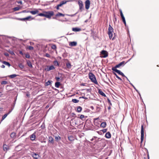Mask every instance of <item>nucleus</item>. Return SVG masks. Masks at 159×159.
Here are the masks:
<instances>
[{
    "instance_id": "nucleus-25",
    "label": "nucleus",
    "mask_w": 159,
    "mask_h": 159,
    "mask_svg": "<svg viewBox=\"0 0 159 159\" xmlns=\"http://www.w3.org/2000/svg\"><path fill=\"white\" fill-rule=\"evenodd\" d=\"M66 66L68 69H70L71 67V64L69 62H67L66 63Z\"/></svg>"
},
{
    "instance_id": "nucleus-37",
    "label": "nucleus",
    "mask_w": 159,
    "mask_h": 159,
    "mask_svg": "<svg viewBox=\"0 0 159 159\" xmlns=\"http://www.w3.org/2000/svg\"><path fill=\"white\" fill-rule=\"evenodd\" d=\"M111 69L112 70L115 71L117 73L118 71L119 70L117 69L116 68H115V67H112V68Z\"/></svg>"
},
{
    "instance_id": "nucleus-8",
    "label": "nucleus",
    "mask_w": 159,
    "mask_h": 159,
    "mask_svg": "<svg viewBox=\"0 0 159 159\" xmlns=\"http://www.w3.org/2000/svg\"><path fill=\"white\" fill-rule=\"evenodd\" d=\"M90 2L89 0H86L85 2V8L88 10L90 7Z\"/></svg>"
},
{
    "instance_id": "nucleus-4",
    "label": "nucleus",
    "mask_w": 159,
    "mask_h": 159,
    "mask_svg": "<svg viewBox=\"0 0 159 159\" xmlns=\"http://www.w3.org/2000/svg\"><path fill=\"white\" fill-rule=\"evenodd\" d=\"M78 4L79 7V10L82 12L84 10V4L83 2L80 0H79L78 1Z\"/></svg>"
},
{
    "instance_id": "nucleus-55",
    "label": "nucleus",
    "mask_w": 159,
    "mask_h": 159,
    "mask_svg": "<svg viewBox=\"0 0 159 159\" xmlns=\"http://www.w3.org/2000/svg\"><path fill=\"white\" fill-rule=\"evenodd\" d=\"M56 79L57 81H59L60 80V78L58 77H57L56 78Z\"/></svg>"
},
{
    "instance_id": "nucleus-58",
    "label": "nucleus",
    "mask_w": 159,
    "mask_h": 159,
    "mask_svg": "<svg viewBox=\"0 0 159 159\" xmlns=\"http://www.w3.org/2000/svg\"><path fill=\"white\" fill-rule=\"evenodd\" d=\"M13 108H12V109H11V110H10V111H9V112H8L7 114L8 115L9 114H10V113L11 112V111H12V110H13Z\"/></svg>"
},
{
    "instance_id": "nucleus-43",
    "label": "nucleus",
    "mask_w": 159,
    "mask_h": 159,
    "mask_svg": "<svg viewBox=\"0 0 159 159\" xmlns=\"http://www.w3.org/2000/svg\"><path fill=\"white\" fill-rule=\"evenodd\" d=\"M52 48L53 49H56V46L55 44H53L52 46Z\"/></svg>"
},
{
    "instance_id": "nucleus-44",
    "label": "nucleus",
    "mask_w": 159,
    "mask_h": 159,
    "mask_svg": "<svg viewBox=\"0 0 159 159\" xmlns=\"http://www.w3.org/2000/svg\"><path fill=\"white\" fill-rule=\"evenodd\" d=\"M19 66L21 69H23L24 67V65L21 63L19 65Z\"/></svg>"
},
{
    "instance_id": "nucleus-51",
    "label": "nucleus",
    "mask_w": 159,
    "mask_h": 159,
    "mask_svg": "<svg viewBox=\"0 0 159 159\" xmlns=\"http://www.w3.org/2000/svg\"><path fill=\"white\" fill-rule=\"evenodd\" d=\"M107 129H104L102 130V131L104 133L106 132H107Z\"/></svg>"
},
{
    "instance_id": "nucleus-6",
    "label": "nucleus",
    "mask_w": 159,
    "mask_h": 159,
    "mask_svg": "<svg viewBox=\"0 0 159 159\" xmlns=\"http://www.w3.org/2000/svg\"><path fill=\"white\" fill-rule=\"evenodd\" d=\"M141 143H142L143 141L144 138V130L143 125L141 126Z\"/></svg>"
},
{
    "instance_id": "nucleus-50",
    "label": "nucleus",
    "mask_w": 159,
    "mask_h": 159,
    "mask_svg": "<svg viewBox=\"0 0 159 159\" xmlns=\"http://www.w3.org/2000/svg\"><path fill=\"white\" fill-rule=\"evenodd\" d=\"M74 121L75 123V125H78V124L77 122V121L76 120H74Z\"/></svg>"
},
{
    "instance_id": "nucleus-27",
    "label": "nucleus",
    "mask_w": 159,
    "mask_h": 159,
    "mask_svg": "<svg viewBox=\"0 0 159 159\" xmlns=\"http://www.w3.org/2000/svg\"><path fill=\"white\" fill-rule=\"evenodd\" d=\"M60 85V82H57L55 83V86L57 88H58L59 87Z\"/></svg>"
},
{
    "instance_id": "nucleus-46",
    "label": "nucleus",
    "mask_w": 159,
    "mask_h": 159,
    "mask_svg": "<svg viewBox=\"0 0 159 159\" xmlns=\"http://www.w3.org/2000/svg\"><path fill=\"white\" fill-rule=\"evenodd\" d=\"M7 84V82L6 81H3L1 83V84Z\"/></svg>"
},
{
    "instance_id": "nucleus-36",
    "label": "nucleus",
    "mask_w": 159,
    "mask_h": 159,
    "mask_svg": "<svg viewBox=\"0 0 159 159\" xmlns=\"http://www.w3.org/2000/svg\"><path fill=\"white\" fill-rule=\"evenodd\" d=\"M113 74L115 75L116 77L119 80H120L121 81H122V79L120 78L117 75L115 72L113 73Z\"/></svg>"
},
{
    "instance_id": "nucleus-7",
    "label": "nucleus",
    "mask_w": 159,
    "mask_h": 159,
    "mask_svg": "<svg viewBox=\"0 0 159 159\" xmlns=\"http://www.w3.org/2000/svg\"><path fill=\"white\" fill-rule=\"evenodd\" d=\"M31 155L34 159H38L40 157V156L39 154L34 152H32L31 154Z\"/></svg>"
},
{
    "instance_id": "nucleus-2",
    "label": "nucleus",
    "mask_w": 159,
    "mask_h": 159,
    "mask_svg": "<svg viewBox=\"0 0 159 159\" xmlns=\"http://www.w3.org/2000/svg\"><path fill=\"white\" fill-rule=\"evenodd\" d=\"M113 28L110 25H109L108 32V34L110 39H112V40H113L114 39V38H112L113 33Z\"/></svg>"
},
{
    "instance_id": "nucleus-28",
    "label": "nucleus",
    "mask_w": 159,
    "mask_h": 159,
    "mask_svg": "<svg viewBox=\"0 0 159 159\" xmlns=\"http://www.w3.org/2000/svg\"><path fill=\"white\" fill-rule=\"evenodd\" d=\"M64 16V14L60 12H58L56 15V16Z\"/></svg>"
},
{
    "instance_id": "nucleus-52",
    "label": "nucleus",
    "mask_w": 159,
    "mask_h": 159,
    "mask_svg": "<svg viewBox=\"0 0 159 159\" xmlns=\"http://www.w3.org/2000/svg\"><path fill=\"white\" fill-rule=\"evenodd\" d=\"M45 56L46 57H50V55L47 53L46 54Z\"/></svg>"
},
{
    "instance_id": "nucleus-21",
    "label": "nucleus",
    "mask_w": 159,
    "mask_h": 159,
    "mask_svg": "<svg viewBox=\"0 0 159 159\" xmlns=\"http://www.w3.org/2000/svg\"><path fill=\"white\" fill-rule=\"evenodd\" d=\"M69 140L70 141H73L74 140V138L73 136L71 135L68 137Z\"/></svg>"
},
{
    "instance_id": "nucleus-56",
    "label": "nucleus",
    "mask_w": 159,
    "mask_h": 159,
    "mask_svg": "<svg viewBox=\"0 0 159 159\" xmlns=\"http://www.w3.org/2000/svg\"><path fill=\"white\" fill-rule=\"evenodd\" d=\"M19 53L21 55H24V53H23L21 51H19Z\"/></svg>"
},
{
    "instance_id": "nucleus-35",
    "label": "nucleus",
    "mask_w": 159,
    "mask_h": 159,
    "mask_svg": "<svg viewBox=\"0 0 159 159\" xmlns=\"http://www.w3.org/2000/svg\"><path fill=\"white\" fill-rule=\"evenodd\" d=\"M53 63L54 65L55 66H59V63L57 60L54 61Z\"/></svg>"
},
{
    "instance_id": "nucleus-42",
    "label": "nucleus",
    "mask_w": 159,
    "mask_h": 159,
    "mask_svg": "<svg viewBox=\"0 0 159 159\" xmlns=\"http://www.w3.org/2000/svg\"><path fill=\"white\" fill-rule=\"evenodd\" d=\"M37 16H44L45 17V13H39V14H38V15Z\"/></svg>"
},
{
    "instance_id": "nucleus-11",
    "label": "nucleus",
    "mask_w": 159,
    "mask_h": 159,
    "mask_svg": "<svg viewBox=\"0 0 159 159\" xmlns=\"http://www.w3.org/2000/svg\"><path fill=\"white\" fill-rule=\"evenodd\" d=\"M55 69V67L53 65H52L50 66H47L46 70L47 71H49L51 70H54Z\"/></svg>"
},
{
    "instance_id": "nucleus-53",
    "label": "nucleus",
    "mask_w": 159,
    "mask_h": 159,
    "mask_svg": "<svg viewBox=\"0 0 159 159\" xmlns=\"http://www.w3.org/2000/svg\"><path fill=\"white\" fill-rule=\"evenodd\" d=\"M17 2L18 3L20 4L21 5L22 4V2L21 1H17Z\"/></svg>"
},
{
    "instance_id": "nucleus-23",
    "label": "nucleus",
    "mask_w": 159,
    "mask_h": 159,
    "mask_svg": "<svg viewBox=\"0 0 159 159\" xmlns=\"http://www.w3.org/2000/svg\"><path fill=\"white\" fill-rule=\"evenodd\" d=\"M82 108L80 106H78L77 107V111L79 113L80 112L82 111Z\"/></svg>"
},
{
    "instance_id": "nucleus-32",
    "label": "nucleus",
    "mask_w": 159,
    "mask_h": 159,
    "mask_svg": "<svg viewBox=\"0 0 159 159\" xmlns=\"http://www.w3.org/2000/svg\"><path fill=\"white\" fill-rule=\"evenodd\" d=\"M126 63L125 62V61H123L121 62L119 64V66L120 67L121 66H124L125 65V64Z\"/></svg>"
},
{
    "instance_id": "nucleus-10",
    "label": "nucleus",
    "mask_w": 159,
    "mask_h": 159,
    "mask_svg": "<svg viewBox=\"0 0 159 159\" xmlns=\"http://www.w3.org/2000/svg\"><path fill=\"white\" fill-rule=\"evenodd\" d=\"M39 11L38 9H36L35 11H28L27 12H30L33 15H35L36 14L38 13Z\"/></svg>"
},
{
    "instance_id": "nucleus-31",
    "label": "nucleus",
    "mask_w": 159,
    "mask_h": 159,
    "mask_svg": "<svg viewBox=\"0 0 159 159\" xmlns=\"http://www.w3.org/2000/svg\"><path fill=\"white\" fill-rule=\"evenodd\" d=\"M17 76V75L16 74H13L10 75H9L8 76L11 78H13Z\"/></svg>"
},
{
    "instance_id": "nucleus-60",
    "label": "nucleus",
    "mask_w": 159,
    "mask_h": 159,
    "mask_svg": "<svg viewBox=\"0 0 159 159\" xmlns=\"http://www.w3.org/2000/svg\"><path fill=\"white\" fill-rule=\"evenodd\" d=\"M114 67H115V68H119L120 67L118 64L117 65H116V66H115Z\"/></svg>"
},
{
    "instance_id": "nucleus-29",
    "label": "nucleus",
    "mask_w": 159,
    "mask_h": 159,
    "mask_svg": "<svg viewBox=\"0 0 159 159\" xmlns=\"http://www.w3.org/2000/svg\"><path fill=\"white\" fill-rule=\"evenodd\" d=\"M31 20H32L34 19L33 18H32L31 16H28L26 17H25L24 18L22 19H23L24 20H29L30 19H31Z\"/></svg>"
},
{
    "instance_id": "nucleus-1",
    "label": "nucleus",
    "mask_w": 159,
    "mask_h": 159,
    "mask_svg": "<svg viewBox=\"0 0 159 159\" xmlns=\"http://www.w3.org/2000/svg\"><path fill=\"white\" fill-rule=\"evenodd\" d=\"M89 79L91 81L96 84H98V82L97 81L95 75L91 72H89Z\"/></svg>"
},
{
    "instance_id": "nucleus-57",
    "label": "nucleus",
    "mask_w": 159,
    "mask_h": 159,
    "mask_svg": "<svg viewBox=\"0 0 159 159\" xmlns=\"http://www.w3.org/2000/svg\"><path fill=\"white\" fill-rule=\"evenodd\" d=\"M133 87L134 88L135 90L137 92V93H139V91L138 90H137L135 87L134 86V85H133Z\"/></svg>"
},
{
    "instance_id": "nucleus-39",
    "label": "nucleus",
    "mask_w": 159,
    "mask_h": 159,
    "mask_svg": "<svg viewBox=\"0 0 159 159\" xmlns=\"http://www.w3.org/2000/svg\"><path fill=\"white\" fill-rule=\"evenodd\" d=\"M72 101L74 103H76L79 102V100L76 99H72Z\"/></svg>"
},
{
    "instance_id": "nucleus-14",
    "label": "nucleus",
    "mask_w": 159,
    "mask_h": 159,
    "mask_svg": "<svg viewBox=\"0 0 159 159\" xmlns=\"http://www.w3.org/2000/svg\"><path fill=\"white\" fill-rule=\"evenodd\" d=\"M98 93L103 97H106L105 94L102 91V90L100 89H98Z\"/></svg>"
},
{
    "instance_id": "nucleus-34",
    "label": "nucleus",
    "mask_w": 159,
    "mask_h": 159,
    "mask_svg": "<svg viewBox=\"0 0 159 159\" xmlns=\"http://www.w3.org/2000/svg\"><path fill=\"white\" fill-rule=\"evenodd\" d=\"M20 8L19 7H16L13 8V10L15 11H17L20 10Z\"/></svg>"
},
{
    "instance_id": "nucleus-61",
    "label": "nucleus",
    "mask_w": 159,
    "mask_h": 159,
    "mask_svg": "<svg viewBox=\"0 0 159 159\" xmlns=\"http://www.w3.org/2000/svg\"><path fill=\"white\" fill-rule=\"evenodd\" d=\"M5 55L6 56H9V54L7 53H5Z\"/></svg>"
},
{
    "instance_id": "nucleus-22",
    "label": "nucleus",
    "mask_w": 159,
    "mask_h": 159,
    "mask_svg": "<svg viewBox=\"0 0 159 159\" xmlns=\"http://www.w3.org/2000/svg\"><path fill=\"white\" fill-rule=\"evenodd\" d=\"M52 81L51 80H48L47 82L45 83V86H48L50 85L51 84Z\"/></svg>"
},
{
    "instance_id": "nucleus-59",
    "label": "nucleus",
    "mask_w": 159,
    "mask_h": 159,
    "mask_svg": "<svg viewBox=\"0 0 159 159\" xmlns=\"http://www.w3.org/2000/svg\"><path fill=\"white\" fill-rule=\"evenodd\" d=\"M80 98H84V99H87V98L85 97H84V96H82V97H80Z\"/></svg>"
},
{
    "instance_id": "nucleus-48",
    "label": "nucleus",
    "mask_w": 159,
    "mask_h": 159,
    "mask_svg": "<svg viewBox=\"0 0 159 159\" xmlns=\"http://www.w3.org/2000/svg\"><path fill=\"white\" fill-rule=\"evenodd\" d=\"M84 115H81L80 116V118L81 120H82L83 119V118H84Z\"/></svg>"
},
{
    "instance_id": "nucleus-16",
    "label": "nucleus",
    "mask_w": 159,
    "mask_h": 159,
    "mask_svg": "<svg viewBox=\"0 0 159 159\" xmlns=\"http://www.w3.org/2000/svg\"><path fill=\"white\" fill-rule=\"evenodd\" d=\"M3 148L4 151H7L9 149V147L6 144H3Z\"/></svg>"
},
{
    "instance_id": "nucleus-54",
    "label": "nucleus",
    "mask_w": 159,
    "mask_h": 159,
    "mask_svg": "<svg viewBox=\"0 0 159 159\" xmlns=\"http://www.w3.org/2000/svg\"><path fill=\"white\" fill-rule=\"evenodd\" d=\"M62 4L61 3V2L60 3V4L57 5L58 7H61L62 5Z\"/></svg>"
},
{
    "instance_id": "nucleus-18",
    "label": "nucleus",
    "mask_w": 159,
    "mask_h": 159,
    "mask_svg": "<svg viewBox=\"0 0 159 159\" xmlns=\"http://www.w3.org/2000/svg\"><path fill=\"white\" fill-rule=\"evenodd\" d=\"M105 136L106 138L107 139L110 138L111 137V134L109 132H107Z\"/></svg>"
},
{
    "instance_id": "nucleus-17",
    "label": "nucleus",
    "mask_w": 159,
    "mask_h": 159,
    "mask_svg": "<svg viewBox=\"0 0 159 159\" xmlns=\"http://www.w3.org/2000/svg\"><path fill=\"white\" fill-rule=\"evenodd\" d=\"M72 30L74 32H78L80 31L81 29L80 28H72Z\"/></svg>"
},
{
    "instance_id": "nucleus-30",
    "label": "nucleus",
    "mask_w": 159,
    "mask_h": 159,
    "mask_svg": "<svg viewBox=\"0 0 159 159\" xmlns=\"http://www.w3.org/2000/svg\"><path fill=\"white\" fill-rule=\"evenodd\" d=\"M2 63H3L4 65L8 66L9 67L11 66V65L9 62L6 61H3L2 62Z\"/></svg>"
},
{
    "instance_id": "nucleus-19",
    "label": "nucleus",
    "mask_w": 159,
    "mask_h": 159,
    "mask_svg": "<svg viewBox=\"0 0 159 159\" xmlns=\"http://www.w3.org/2000/svg\"><path fill=\"white\" fill-rule=\"evenodd\" d=\"M55 140L57 142H58L61 139V137H60L59 135L56 136H55Z\"/></svg>"
},
{
    "instance_id": "nucleus-49",
    "label": "nucleus",
    "mask_w": 159,
    "mask_h": 159,
    "mask_svg": "<svg viewBox=\"0 0 159 159\" xmlns=\"http://www.w3.org/2000/svg\"><path fill=\"white\" fill-rule=\"evenodd\" d=\"M122 21H123L124 23V24L125 26H126V22L125 19L122 20Z\"/></svg>"
},
{
    "instance_id": "nucleus-33",
    "label": "nucleus",
    "mask_w": 159,
    "mask_h": 159,
    "mask_svg": "<svg viewBox=\"0 0 159 159\" xmlns=\"http://www.w3.org/2000/svg\"><path fill=\"white\" fill-rule=\"evenodd\" d=\"M117 73L119 75H121L123 77H125V76L124 75V74L120 70L118 71Z\"/></svg>"
},
{
    "instance_id": "nucleus-62",
    "label": "nucleus",
    "mask_w": 159,
    "mask_h": 159,
    "mask_svg": "<svg viewBox=\"0 0 159 159\" xmlns=\"http://www.w3.org/2000/svg\"><path fill=\"white\" fill-rule=\"evenodd\" d=\"M1 67L2 68H4L5 66L4 65H2L1 66Z\"/></svg>"
},
{
    "instance_id": "nucleus-3",
    "label": "nucleus",
    "mask_w": 159,
    "mask_h": 159,
    "mask_svg": "<svg viewBox=\"0 0 159 159\" xmlns=\"http://www.w3.org/2000/svg\"><path fill=\"white\" fill-rule=\"evenodd\" d=\"M43 12L45 13V17L49 19H50L54 15L53 12L52 11H43Z\"/></svg>"
},
{
    "instance_id": "nucleus-5",
    "label": "nucleus",
    "mask_w": 159,
    "mask_h": 159,
    "mask_svg": "<svg viewBox=\"0 0 159 159\" xmlns=\"http://www.w3.org/2000/svg\"><path fill=\"white\" fill-rule=\"evenodd\" d=\"M101 56L102 58H106L108 56V52L106 50H102L100 52Z\"/></svg>"
},
{
    "instance_id": "nucleus-63",
    "label": "nucleus",
    "mask_w": 159,
    "mask_h": 159,
    "mask_svg": "<svg viewBox=\"0 0 159 159\" xmlns=\"http://www.w3.org/2000/svg\"><path fill=\"white\" fill-rule=\"evenodd\" d=\"M90 108H91V109H92V110L93 109H94L93 107V106H91Z\"/></svg>"
},
{
    "instance_id": "nucleus-26",
    "label": "nucleus",
    "mask_w": 159,
    "mask_h": 159,
    "mask_svg": "<svg viewBox=\"0 0 159 159\" xmlns=\"http://www.w3.org/2000/svg\"><path fill=\"white\" fill-rule=\"evenodd\" d=\"M10 137L11 138H14L16 137V134L15 132L12 133Z\"/></svg>"
},
{
    "instance_id": "nucleus-45",
    "label": "nucleus",
    "mask_w": 159,
    "mask_h": 159,
    "mask_svg": "<svg viewBox=\"0 0 159 159\" xmlns=\"http://www.w3.org/2000/svg\"><path fill=\"white\" fill-rule=\"evenodd\" d=\"M25 55V57L27 58H30V54L28 53H26Z\"/></svg>"
},
{
    "instance_id": "nucleus-15",
    "label": "nucleus",
    "mask_w": 159,
    "mask_h": 159,
    "mask_svg": "<svg viewBox=\"0 0 159 159\" xmlns=\"http://www.w3.org/2000/svg\"><path fill=\"white\" fill-rule=\"evenodd\" d=\"M26 61L28 66L30 68H32L33 67V66L30 61L28 60H26Z\"/></svg>"
},
{
    "instance_id": "nucleus-40",
    "label": "nucleus",
    "mask_w": 159,
    "mask_h": 159,
    "mask_svg": "<svg viewBox=\"0 0 159 159\" xmlns=\"http://www.w3.org/2000/svg\"><path fill=\"white\" fill-rule=\"evenodd\" d=\"M70 1L68 0H63L61 2V3L62 4V5L65 4L67 2H68Z\"/></svg>"
},
{
    "instance_id": "nucleus-41",
    "label": "nucleus",
    "mask_w": 159,
    "mask_h": 159,
    "mask_svg": "<svg viewBox=\"0 0 159 159\" xmlns=\"http://www.w3.org/2000/svg\"><path fill=\"white\" fill-rule=\"evenodd\" d=\"M8 115V114L7 113V114H4L2 117V121L3 120H4L6 118V117Z\"/></svg>"
},
{
    "instance_id": "nucleus-38",
    "label": "nucleus",
    "mask_w": 159,
    "mask_h": 159,
    "mask_svg": "<svg viewBox=\"0 0 159 159\" xmlns=\"http://www.w3.org/2000/svg\"><path fill=\"white\" fill-rule=\"evenodd\" d=\"M8 52L12 55H15L14 52L13 51L11 50H9L8 51Z\"/></svg>"
},
{
    "instance_id": "nucleus-12",
    "label": "nucleus",
    "mask_w": 159,
    "mask_h": 159,
    "mask_svg": "<svg viewBox=\"0 0 159 159\" xmlns=\"http://www.w3.org/2000/svg\"><path fill=\"white\" fill-rule=\"evenodd\" d=\"M69 45L71 46H75L77 45V43L75 41L71 42L69 43Z\"/></svg>"
},
{
    "instance_id": "nucleus-13",
    "label": "nucleus",
    "mask_w": 159,
    "mask_h": 159,
    "mask_svg": "<svg viewBox=\"0 0 159 159\" xmlns=\"http://www.w3.org/2000/svg\"><path fill=\"white\" fill-rule=\"evenodd\" d=\"M48 142L49 143H51L52 144H53L54 143L53 138L52 136L48 137Z\"/></svg>"
},
{
    "instance_id": "nucleus-20",
    "label": "nucleus",
    "mask_w": 159,
    "mask_h": 159,
    "mask_svg": "<svg viewBox=\"0 0 159 159\" xmlns=\"http://www.w3.org/2000/svg\"><path fill=\"white\" fill-rule=\"evenodd\" d=\"M107 125V124L106 122H102L100 126L101 127L104 128H105Z\"/></svg>"
},
{
    "instance_id": "nucleus-24",
    "label": "nucleus",
    "mask_w": 159,
    "mask_h": 159,
    "mask_svg": "<svg viewBox=\"0 0 159 159\" xmlns=\"http://www.w3.org/2000/svg\"><path fill=\"white\" fill-rule=\"evenodd\" d=\"M120 16L121 17L122 20L125 19V18L123 15V14L122 11L121 9L120 10Z\"/></svg>"
},
{
    "instance_id": "nucleus-47",
    "label": "nucleus",
    "mask_w": 159,
    "mask_h": 159,
    "mask_svg": "<svg viewBox=\"0 0 159 159\" xmlns=\"http://www.w3.org/2000/svg\"><path fill=\"white\" fill-rule=\"evenodd\" d=\"M28 48L30 50H32L34 49V47L31 46H29Z\"/></svg>"
},
{
    "instance_id": "nucleus-9",
    "label": "nucleus",
    "mask_w": 159,
    "mask_h": 159,
    "mask_svg": "<svg viewBox=\"0 0 159 159\" xmlns=\"http://www.w3.org/2000/svg\"><path fill=\"white\" fill-rule=\"evenodd\" d=\"M30 140L32 141H34L36 139V132H34L30 136Z\"/></svg>"
},
{
    "instance_id": "nucleus-64",
    "label": "nucleus",
    "mask_w": 159,
    "mask_h": 159,
    "mask_svg": "<svg viewBox=\"0 0 159 159\" xmlns=\"http://www.w3.org/2000/svg\"><path fill=\"white\" fill-rule=\"evenodd\" d=\"M59 7H58V5L57 6V7H56V9H57V10H58L59 9Z\"/></svg>"
}]
</instances>
